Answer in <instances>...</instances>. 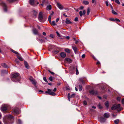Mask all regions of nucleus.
Instances as JSON below:
<instances>
[{
	"label": "nucleus",
	"instance_id": "obj_12",
	"mask_svg": "<svg viewBox=\"0 0 124 124\" xmlns=\"http://www.w3.org/2000/svg\"><path fill=\"white\" fill-rule=\"evenodd\" d=\"M33 33L35 35L38 34V30L35 28H33L32 30Z\"/></svg>",
	"mask_w": 124,
	"mask_h": 124
},
{
	"label": "nucleus",
	"instance_id": "obj_6",
	"mask_svg": "<svg viewBox=\"0 0 124 124\" xmlns=\"http://www.w3.org/2000/svg\"><path fill=\"white\" fill-rule=\"evenodd\" d=\"M89 92L90 94L92 95H93L94 94L95 95H97L98 94L97 91H95L93 90H89Z\"/></svg>",
	"mask_w": 124,
	"mask_h": 124
},
{
	"label": "nucleus",
	"instance_id": "obj_41",
	"mask_svg": "<svg viewBox=\"0 0 124 124\" xmlns=\"http://www.w3.org/2000/svg\"><path fill=\"white\" fill-rule=\"evenodd\" d=\"M43 80L46 82L47 83H48V82L47 81V80L46 78L45 77H44L43 78Z\"/></svg>",
	"mask_w": 124,
	"mask_h": 124
},
{
	"label": "nucleus",
	"instance_id": "obj_20",
	"mask_svg": "<svg viewBox=\"0 0 124 124\" xmlns=\"http://www.w3.org/2000/svg\"><path fill=\"white\" fill-rule=\"evenodd\" d=\"M1 73L2 74H7L8 73V71L6 70H1Z\"/></svg>",
	"mask_w": 124,
	"mask_h": 124
},
{
	"label": "nucleus",
	"instance_id": "obj_8",
	"mask_svg": "<svg viewBox=\"0 0 124 124\" xmlns=\"http://www.w3.org/2000/svg\"><path fill=\"white\" fill-rule=\"evenodd\" d=\"M2 5L3 7L4 11L5 12H7V6L5 3H2Z\"/></svg>",
	"mask_w": 124,
	"mask_h": 124
},
{
	"label": "nucleus",
	"instance_id": "obj_23",
	"mask_svg": "<svg viewBox=\"0 0 124 124\" xmlns=\"http://www.w3.org/2000/svg\"><path fill=\"white\" fill-rule=\"evenodd\" d=\"M83 4L85 5H88L89 4V2L88 1L86 0L83 1Z\"/></svg>",
	"mask_w": 124,
	"mask_h": 124
},
{
	"label": "nucleus",
	"instance_id": "obj_19",
	"mask_svg": "<svg viewBox=\"0 0 124 124\" xmlns=\"http://www.w3.org/2000/svg\"><path fill=\"white\" fill-rule=\"evenodd\" d=\"M104 116L106 118H108L109 116V114L107 113H105L104 114Z\"/></svg>",
	"mask_w": 124,
	"mask_h": 124
},
{
	"label": "nucleus",
	"instance_id": "obj_25",
	"mask_svg": "<svg viewBox=\"0 0 124 124\" xmlns=\"http://www.w3.org/2000/svg\"><path fill=\"white\" fill-rule=\"evenodd\" d=\"M31 82H32V84L33 85H36L37 82L34 79Z\"/></svg>",
	"mask_w": 124,
	"mask_h": 124
},
{
	"label": "nucleus",
	"instance_id": "obj_62",
	"mask_svg": "<svg viewBox=\"0 0 124 124\" xmlns=\"http://www.w3.org/2000/svg\"><path fill=\"white\" fill-rule=\"evenodd\" d=\"M42 34H43V35L44 36H46V33L45 32H43Z\"/></svg>",
	"mask_w": 124,
	"mask_h": 124
},
{
	"label": "nucleus",
	"instance_id": "obj_27",
	"mask_svg": "<svg viewBox=\"0 0 124 124\" xmlns=\"http://www.w3.org/2000/svg\"><path fill=\"white\" fill-rule=\"evenodd\" d=\"M65 51V52L68 53H70V50L68 48L66 49Z\"/></svg>",
	"mask_w": 124,
	"mask_h": 124
},
{
	"label": "nucleus",
	"instance_id": "obj_43",
	"mask_svg": "<svg viewBox=\"0 0 124 124\" xmlns=\"http://www.w3.org/2000/svg\"><path fill=\"white\" fill-rule=\"evenodd\" d=\"M79 14L80 16L81 17L82 16H83V12L82 11H80V12H79Z\"/></svg>",
	"mask_w": 124,
	"mask_h": 124
},
{
	"label": "nucleus",
	"instance_id": "obj_31",
	"mask_svg": "<svg viewBox=\"0 0 124 124\" xmlns=\"http://www.w3.org/2000/svg\"><path fill=\"white\" fill-rule=\"evenodd\" d=\"M71 97V95H70V93H69L68 94V100L70 101V98Z\"/></svg>",
	"mask_w": 124,
	"mask_h": 124
},
{
	"label": "nucleus",
	"instance_id": "obj_32",
	"mask_svg": "<svg viewBox=\"0 0 124 124\" xmlns=\"http://www.w3.org/2000/svg\"><path fill=\"white\" fill-rule=\"evenodd\" d=\"M79 80L82 84H83L85 83V82L83 80L82 78H80Z\"/></svg>",
	"mask_w": 124,
	"mask_h": 124
},
{
	"label": "nucleus",
	"instance_id": "obj_7",
	"mask_svg": "<svg viewBox=\"0 0 124 124\" xmlns=\"http://www.w3.org/2000/svg\"><path fill=\"white\" fill-rule=\"evenodd\" d=\"M14 113L19 114L20 113V109L19 108H16L13 109Z\"/></svg>",
	"mask_w": 124,
	"mask_h": 124
},
{
	"label": "nucleus",
	"instance_id": "obj_21",
	"mask_svg": "<svg viewBox=\"0 0 124 124\" xmlns=\"http://www.w3.org/2000/svg\"><path fill=\"white\" fill-rule=\"evenodd\" d=\"M105 105L106 106L107 109H108L109 107V102L108 101H106L105 103Z\"/></svg>",
	"mask_w": 124,
	"mask_h": 124
},
{
	"label": "nucleus",
	"instance_id": "obj_49",
	"mask_svg": "<svg viewBox=\"0 0 124 124\" xmlns=\"http://www.w3.org/2000/svg\"><path fill=\"white\" fill-rule=\"evenodd\" d=\"M49 36L50 37L52 38H54V36L52 34H50Z\"/></svg>",
	"mask_w": 124,
	"mask_h": 124
},
{
	"label": "nucleus",
	"instance_id": "obj_15",
	"mask_svg": "<svg viewBox=\"0 0 124 124\" xmlns=\"http://www.w3.org/2000/svg\"><path fill=\"white\" fill-rule=\"evenodd\" d=\"M2 110L3 111H6L7 110V108L6 106H3L1 108Z\"/></svg>",
	"mask_w": 124,
	"mask_h": 124
},
{
	"label": "nucleus",
	"instance_id": "obj_11",
	"mask_svg": "<svg viewBox=\"0 0 124 124\" xmlns=\"http://www.w3.org/2000/svg\"><path fill=\"white\" fill-rule=\"evenodd\" d=\"M57 6L60 9L62 10L63 9V7L60 3L58 2H57Z\"/></svg>",
	"mask_w": 124,
	"mask_h": 124
},
{
	"label": "nucleus",
	"instance_id": "obj_13",
	"mask_svg": "<svg viewBox=\"0 0 124 124\" xmlns=\"http://www.w3.org/2000/svg\"><path fill=\"white\" fill-rule=\"evenodd\" d=\"M60 55L62 57L64 58L66 56V54L65 53L62 52L60 53Z\"/></svg>",
	"mask_w": 124,
	"mask_h": 124
},
{
	"label": "nucleus",
	"instance_id": "obj_42",
	"mask_svg": "<svg viewBox=\"0 0 124 124\" xmlns=\"http://www.w3.org/2000/svg\"><path fill=\"white\" fill-rule=\"evenodd\" d=\"M51 15H50L49 16L48 18V21H49V22L50 23L51 22Z\"/></svg>",
	"mask_w": 124,
	"mask_h": 124
},
{
	"label": "nucleus",
	"instance_id": "obj_59",
	"mask_svg": "<svg viewBox=\"0 0 124 124\" xmlns=\"http://www.w3.org/2000/svg\"><path fill=\"white\" fill-rule=\"evenodd\" d=\"M83 15H84L86 13V11L85 10H84L83 11Z\"/></svg>",
	"mask_w": 124,
	"mask_h": 124
},
{
	"label": "nucleus",
	"instance_id": "obj_54",
	"mask_svg": "<svg viewBox=\"0 0 124 124\" xmlns=\"http://www.w3.org/2000/svg\"><path fill=\"white\" fill-rule=\"evenodd\" d=\"M29 79L31 82L34 79L32 77L29 78Z\"/></svg>",
	"mask_w": 124,
	"mask_h": 124
},
{
	"label": "nucleus",
	"instance_id": "obj_52",
	"mask_svg": "<svg viewBox=\"0 0 124 124\" xmlns=\"http://www.w3.org/2000/svg\"><path fill=\"white\" fill-rule=\"evenodd\" d=\"M115 21L116 22H120V20L117 18H116L115 19Z\"/></svg>",
	"mask_w": 124,
	"mask_h": 124
},
{
	"label": "nucleus",
	"instance_id": "obj_39",
	"mask_svg": "<svg viewBox=\"0 0 124 124\" xmlns=\"http://www.w3.org/2000/svg\"><path fill=\"white\" fill-rule=\"evenodd\" d=\"M53 77L52 76L50 77L49 78V79L51 81H53Z\"/></svg>",
	"mask_w": 124,
	"mask_h": 124
},
{
	"label": "nucleus",
	"instance_id": "obj_16",
	"mask_svg": "<svg viewBox=\"0 0 124 124\" xmlns=\"http://www.w3.org/2000/svg\"><path fill=\"white\" fill-rule=\"evenodd\" d=\"M72 48L73 50H74L75 53H76L77 52L78 49L76 46H72Z\"/></svg>",
	"mask_w": 124,
	"mask_h": 124
},
{
	"label": "nucleus",
	"instance_id": "obj_50",
	"mask_svg": "<svg viewBox=\"0 0 124 124\" xmlns=\"http://www.w3.org/2000/svg\"><path fill=\"white\" fill-rule=\"evenodd\" d=\"M75 93H73L71 95V98H73L74 97L75 95Z\"/></svg>",
	"mask_w": 124,
	"mask_h": 124
},
{
	"label": "nucleus",
	"instance_id": "obj_1",
	"mask_svg": "<svg viewBox=\"0 0 124 124\" xmlns=\"http://www.w3.org/2000/svg\"><path fill=\"white\" fill-rule=\"evenodd\" d=\"M21 78V77L20 74L18 73H15L12 74L11 79L13 82H19Z\"/></svg>",
	"mask_w": 124,
	"mask_h": 124
},
{
	"label": "nucleus",
	"instance_id": "obj_35",
	"mask_svg": "<svg viewBox=\"0 0 124 124\" xmlns=\"http://www.w3.org/2000/svg\"><path fill=\"white\" fill-rule=\"evenodd\" d=\"M17 58L20 61H23V59L21 57H20L19 56L17 55Z\"/></svg>",
	"mask_w": 124,
	"mask_h": 124
},
{
	"label": "nucleus",
	"instance_id": "obj_36",
	"mask_svg": "<svg viewBox=\"0 0 124 124\" xmlns=\"http://www.w3.org/2000/svg\"><path fill=\"white\" fill-rule=\"evenodd\" d=\"M36 39L37 41H40L41 43H42L43 41V40L42 39H38V38H37Z\"/></svg>",
	"mask_w": 124,
	"mask_h": 124
},
{
	"label": "nucleus",
	"instance_id": "obj_29",
	"mask_svg": "<svg viewBox=\"0 0 124 124\" xmlns=\"http://www.w3.org/2000/svg\"><path fill=\"white\" fill-rule=\"evenodd\" d=\"M52 8V6L51 5H49L47 6L46 9L47 10H50Z\"/></svg>",
	"mask_w": 124,
	"mask_h": 124
},
{
	"label": "nucleus",
	"instance_id": "obj_51",
	"mask_svg": "<svg viewBox=\"0 0 124 124\" xmlns=\"http://www.w3.org/2000/svg\"><path fill=\"white\" fill-rule=\"evenodd\" d=\"M33 13L34 15L35 16L37 15V13L36 11H34Z\"/></svg>",
	"mask_w": 124,
	"mask_h": 124
},
{
	"label": "nucleus",
	"instance_id": "obj_17",
	"mask_svg": "<svg viewBox=\"0 0 124 124\" xmlns=\"http://www.w3.org/2000/svg\"><path fill=\"white\" fill-rule=\"evenodd\" d=\"M66 23L67 24H70L72 23L69 20H68V18L66 19L65 21Z\"/></svg>",
	"mask_w": 124,
	"mask_h": 124
},
{
	"label": "nucleus",
	"instance_id": "obj_56",
	"mask_svg": "<svg viewBox=\"0 0 124 124\" xmlns=\"http://www.w3.org/2000/svg\"><path fill=\"white\" fill-rule=\"evenodd\" d=\"M78 18L77 17H76L74 19V21L75 22H77L78 21Z\"/></svg>",
	"mask_w": 124,
	"mask_h": 124
},
{
	"label": "nucleus",
	"instance_id": "obj_34",
	"mask_svg": "<svg viewBox=\"0 0 124 124\" xmlns=\"http://www.w3.org/2000/svg\"><path fill=\"white\" fill-rule=\"evenodd\" d=\"M59 52V51L57 50H54L53 51V53L54 54H56L58 53Z\"/></svg>",
	"mask_w": 124,
	"mask_h": 124
},
{
	"label": "nucleus",
	"instance_id": "obj_26",
	"mask_svg": "<svg viewBox=\"0 0 124 124\" xmlns=\"http://www.w3.org/2000/svg\"><path fill=\"white\" fill-rule=\"evenodd\" d=\"M78 89L80 91H81L82 89V85H79V88Z\"/></svg>",
	"mask_w": 124,
	"mask_h": 124
},
{
	"label": "nucleus",
	"instance_id": "obj_2",
	"mask_svg": "<svg viewBox=\"0 0 124 124\" xmlns=\"http://www.w3.org/2000/svg\"><path fill=\"white\" fill-rule=\"evenodd\" d=\"M14 119L13 117L11 115H9L7 116V118L6 120L4 121V122L5 124H8L12 123Z\"/></svg>",
	"mask_w": 124,
	"mask_h": 124
},
{
	"label": "nucleus",
	"instance_id": "obj_48",
	"mask_svg": "<svg viewBox=\"0 0 124 124\" xmlns=\"http://www.w3.org/2000/svg\"><path fill=\"white\" fill-rule=\"evenodd\" d=\"M76 74L78 75L79 74V72H78V70L77 68H76Z\"/></svg>",
	"mask_w": 124,
	"mask_h": 124
},
{
	"label": "nucleus",
	"instance_id": "obj_3",
	"mask_svg": "<svg viewBox=\"0 0 124 124\" xmlns=\"http://www.w3.org/2000/svg\"><path fill=\"white\" fill-rule=\"evenodd\" d=\"M111 109L112 110L114 109H117L118 111H121L120 106V104H118L117 105H114L111 107Z\"/></svg>",
	"mask_w": 124,
	"mask_h": 124
},
{
	"label": "nucleus",
	"instance_id": "obj_64",
	"mask_svg": "<svg viewBox=\"0 0 124 124\" xmlns=\"http://www.w3.org/2000/svg\"><path fill=\"white\" fill-rule=\"evenodd\" d=\"M84 8V7L83 6H81L80 7V9H82Z\"/></svg>",
	"mask_w": 124,
	"mask_h": 124
},
{
	"label": "nucleus",
	"instance_id": "obj_61",
	"mask_svg": "<svg viewBox=\"0 0 124 124\" xmlns=\"http://www.w3.org/2000/svg\"><path fill=\"white\" fill-rule=\"evenodd\" d=\"M122 102L123 104H124V98H123L122 99Z\"/></svg>",
	"mask_w": 124,
	"mask_h": 124
},
{
	"label": "nucleus",
	"instance_id": "obj_46",
	"mask_svg": "<svg viewBox=\"0 0 124 124\" xmlns=\"http://www.w3.org/2000/svg\"><path fill=\"white\" fill-rule=\"evenodd\" d=\"M52 24L53 26H55L56 24L55 23V21H53L52 22Z\"/></svg>",
	"mask_w": 124,
	"mask_h": 124
},
{
	"label": "nucleus",
	"instance_id": "obj_37",
	"mask_svg": "<svg viewBox=\"0 0 124 124\" xmlns=\"http://www.w3.org/2000/svg\"><path fill=\"white\" fill-rule=\"evenodd\" d=\"M90 11V9L89 8H88L87 9V15H88L89 14Z\"/></svg>",
	"mask_w": 124,
	"mask_h": 124
},
{
	"label": "nucleus",
	"instance_id": "obj_33",
	"mask_svg": "<svg viewBox=\"0 0 124 124\" xmlns=\"http://www.w3.org/2000/svg\"><path fill=\"white\" fill-rule=\"evenodd\" d=\"M112 13L114 15H117V13L114 10H112Z\"/></svg>",
	"mask_w": 124,
	"mask_h": 124
},
{
	"label": "nucleus",
	"instance_id": "obj_55",
	"mask_svg": "<svg viewBox=\"0 0 124 124\" xmlns=\"http://www.w3.org/2000/svg\"><path fill=\"white\" fill-rule=\"evenodd\" d=\"M66 90H70V87L68 86H66Z\"/></svg>",
	"mask_w": 124,
	"mask_h": 124
},
{
	"label": "nucleus",
	"instance_id": "obj_57",
	"mask_svg": "<svg viewBox=\"0 0 124 124\" xmlns=\"http://www.w3.org/2000/svg\"><path fill=\"white\" fill-rule=\"evenodd\" d=\"M56 33L57 35L59 37H60V35L59 33V32L58 31H56Z\"/></svg>",
	"mask_w": 124,
	"mask_h": 124
},
{
	"label": "nucleus",
	"instance_id": "obj_38",
	"mask_svg": "<svg viewBox=\"0 0 124 124\" xmlns=\"http://www.w3.org/2000/svg\"><path fill=\"white\" fill-rule=\"evenodd\" d=\"M115 1L116 3H117L119 5L120 4V2L119 0H115Z\"/></svg>",
	"mask_w": 124,
	"mask_h": 124
},
{
	"label": "nucleus",
	"instance_id": "obj_63",
	"mask_svg": "<svg viewBox=\"0 0 124 124\" xmlns=\"http://www.w3.org/2000/svg\"><path fill=\"white\" fill-rule=\"evenodd\" d=\"M96 64L97 65L100 64V63L99 61H98L96 63Z\"/></svg>",
	"mask_w": 124,
	"mask_h": 124
},
{
	"label": "nucleus",
	"instance_id": "obj_53",
	"mask_svg": "<svg viewBox=\"0 0 124 124\" xmlns=\"http://www.w3.org/2000/svg\"><path fill=\"white\" fill-rule=\"evenodd\" d=\"M48 71L49 72H50V73H51V74H52L53 75H54V72H52V71H50V70H48Z\"/></svg>",
	"mask_w": 124,
	"mask_h": 124
},
{
	"label": "nucleus",
	"instance_id": "obj_45",
	"mask_svg": "<svg viewBox=\"0 0 124 124\" xmlns=\"http://www.w3.org/2000/svg\"><path fill=\"white\" fill-rule=\"evenodd\" d=\"M109 19L110 21H112L113 22H114L115 21V19L113 18H110Z\"/></svg>",
	"mask_w": 124,
	"mask_h": 124
},
{
	"label": "nucleus",
	"instance_id": "obj_4",
	"mask_svg": "<svg viewBox=\"0 0 124 124\" xmlns=\"http://www.w3.org/2000/svg\"><path fill=\"white\" fill-rule=\"evenodd\" d=\"M38 19L40 22L42 23L44 22L45 21V19L43 17L41 12H40L39 14Z\"/></svg>",
	"mask_w": 124,
	"mask_h": 124
},
{
	"label": "nucleus",
	"instance_id": "obj_47",
	"mask_svg": "<svg viewBox=\"0 0 124 124\" xmlns=\"http://www.w3.org/2000/svg\"><path fill=\"white\" fill-rule=\"evenodd\" d=\"M87 104V102L86 101H83V105H86Z\"/></svg>",
	"mask_w": 124,
	"mask_h": 124
},
{
	"label": "nucleus",
	"instance_id": "obj_5",
	"mask_svg": "<svg viewBox=\"0 0 124 124\" xmlns=\"http://www.w3.org/2000/svg\"><path fill=\"white\" fill-rule=\"evenodd\" d=\"M47 91H46L45 93L46 95L49 94L53 96H54L56 95V94L54 92H52L51 90L49 88L47 89Z\"/></svg>",
	"mask_w": 124,
	"mask_h": 124
},
{
	"label": "nucleus",
	"instance_id": "obj_44",
	"mask_svg": "<svg viewBox=\"0 0 124 124\" xmlns=\"http://www.w3.org/2000/svg\"><path fill=\"white\" fill-rule=\"evenodd\" d=\"M10 3L13 2L15 1L16 0H7Z\"/></svg>",
	"mask_w": 124,
	"mask_h": 124
},
{
	"label": "nucleus",
	"instance_id": "obj_14",
	"mask_svg": "<svg viewBox=\"0 0 124 124\" xmlns=\"http://www.w3.org/2000/svg\"><path fill=\"white\" fill-rule=\"evenodd\" d=\"M65 60L69 62V63H70L72 62V60L70 58H66L65 59Z\"/></svg>",
	"mask_w": 124,
	"mask_h": 124
},
{
	"label": "nucleus",
	"instance_id": "obj_24",
	"mask_svg": "<svg viewBox=\"0 0 124 124\" xmlns=\"http://www.w3.org/2000/svg\"><path fill=\"white\" fill-rule=\"evenodd\" d=\"M11 51L13 53H14L16 54H19V53L17 52L16 51H15L14 50H13L12 49H11Z\"/></svg>",
	"mask_w": 124,
	"mask_h": 124
},
{
	"label": "nucleus",
	"instance_id": "obj_58",
	"mask_svg": "<svg viewBox=\"0 0 124 124\" xmlns=\"http://www.w3.org/2000/svg\"><path fill=\"white\" fill-rule=\"evenodd\" d=\"M85 54H84L82 55V58H84L85 57Z\"/></svg>",
	"mask_w": 124,
	"mask_h": 124
},
{
	"label": "nucleus",
	"instance_id": "obj_30",
	"mask_svg": "<svg viewBox=\"0 0 124 124\" xmlns=\"http://www.w3.org/2000/svg\"><path fill=\"white\" fill-rule=\"evenodd\" d=\"M17 123L18 124H22V122L20 119H19Z\"/></svg>",
	"mask_w": 124,
	"mask_h": 124
},
{
	"label": "nucleus",
	"instance_id": "obj_60",
	"mask_svg": "<svg viewBox=\"0 0 124 124\" xmlns=\"http://www.w3.org/2000/svg\"><path fill=\"white\" fill-rule=\"evenodd\" d=\"M105 3L106 5L107 6H108V3L107 1H105Z\"/></svg>",
	"mask_w": 124,
	"mask_h": 124
},
{
	"label": "nucleus",
	"instance_id": "obj_22",
	"mask_svg": "<svg viewBox=\"0 0 124 124\" xmlns=\"http://www.w3.org/2000/svg\"><path fill=\"white\" fill-rule=\"evenodd\" d=\"M30 3L32 5H33L34 4V0H30Z\"/></svg>",
	"mask_w": 124,
	"mask_h": 124
},
{
	"label": "nucleus",
	"instance_id": "obj_9",
	"mask_svg": "<svg viewBox=\"0 0 124 124\" xmlns=\"http://www.w3.org/2000/svg\"><path fill=\"white\" fill-rule=\"evenodd\" d=\"M100 121L101 122L104 123L105 122L106 119L103 116H101L100 117Z\"/></svg>",
	"mask_w": 124,
	"mask_h": 124
},
{
	"label": "nucleus",
	"instance_id": "obj_40",
	"mask_svg": "<svg viewBox=\"0 0 124 124\" xmlns=\"http://www.w3.org/2000/svg\"><path fill=\"white\" fill-rule=\"evenodd\" d=\"M98 106L100 109H101L102 108V107L101 106L100 104L99 103L98 105Z\"/></svg>",
	"mask_w": 124,
	"mask_h": 124
},
{
	"label": "nucleus",
	"instance_id": "obj_10",
	"mask_svg": "<svg viewBox=\"0 0 124 124\" xmlns=\"http://www.w3.org/2000/svg\"><path fill=\"white\" fill-rule=\"evenodd\" d=\"M24 63L25 67L27 69H29L30 68V67L28 64L27 62L26 61H24Z\"/></svg>",
	"mask_w": 124,
	"mask_h": 124
},
{
	"label": "nucleus",
	"instance_id": "obj_28",
	"mask_svg": "<svg viewBox=\"0 0 124 124\" xmlns=\"http://www.w3.org/2000/svg\"><path fill=\"white\" fill-rule=\"evenodd\" d=\"M119 122V120L118 119H116L114 121V122L115 124H118Z\"/></svg>",
	"mask_w": 124,
	"mask_h": 124
},
{
	"label": "nucleus",
	"instance_id": "obj_18",
	"mask_svg": "<svg viewBox=\"0 0 124 124\" xmlns=\"http://www.w3.org/2000/svg\"><path fill=\"white\" fill-rule=\"evenodd\" d=\"M1 65L2 66L5 68H8V66L5 63H2L1 64Z\"/></svg>",
	"mask_w": 124,
	"mask_h": 124
}]
</instances>
